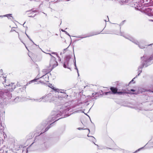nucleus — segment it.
Listing matches in <instances>:
<instances>
[{
  "mask_svg": "<svg viewBox=\"0 0 153 153\" xmlns=\"http://www.w3.org/2000/svg\"><path fill=\"white\" fill-rule=\"evenodd\" d=\"M69 110V109L68 108L63 107H60L59 111H53L51 113V116L49 117L48 121L50 122H52V121H54L51 123L50 125L59 119L65 117V115L67 117L69 115L66 114L67 113H68ZM49 123H50V122Z\"/></svg>",
  "mask_w": 153,
  "mask_h": 153,
  "instance_id": "obj_1",
  "label": "nucleus"
},
{
  "mask_svg": "<svg viewBox=\"0 0 153 153\" xmlns=\"http://www.w3.org/2000/svg\"><path fill=\"white\" fill-rule=\"evenodd\" d=\"M141 59H142L141 64L138 68L139 73L138 76H139L142 72V70L140 69L143 68L144 66L147 67L152 64L151 61L153 60V55H151L149 58L146 56H143L141 57Z\"/></svg>",
  "mask_w": 153,
  "mask_h": 153,
  "instance_id": "obj_2",
  "label": "nucleus"
},
{
  "mask_svg": "<svg viewBox=\"0 0 153 153\" xmlns=\"http://www.w3.org/2000/svg\"><path fill=\"white\" fill-rule=\"evenodd\" d=\"M10 91H6L3 92L2 91H0V108L1 107V104L3 99H10L12 97V94L10 93Z\"/></svg>",
  "mask_w": 153,
  "mask_h": 153,
  "instance_id": "obj_3",
  "label": "nucleus"
},
{
  "mask_svg": "<svg viewBox=\"0 0 153 153\" xmlns=\"http://www.w3.org/2000/svg\"><path fill=\"white\" fill-rule=\"evenodd\" d=\"M120 35L123 36L126 39H128L129 40L134 43L136 45H137L141 49H143L145 48V47L144 45H141V42H139L138 41L132 37L128 36H125L123 35V34L121 32H120Z\"/></svg>",
  "mask_w": 153,
  "mask_h": 153,
  "instance_id": "obj_4",
  "label": "nucleus"
},
{
  "mask_svg": "<svg viewBox=\"0 0 153 153\" xmlns=\"http://www.w3.org/2000/svg\"><path fill=\"white\" fill-rule=\"evenodd\" d=\"M51 57V59L50 61V66L52 67L51 69H52L56 67L58 65V63L56 60V59L54 57L51 55V54L48 53Z\"/></svg>",
  "mask_w": 153,
  "mask_h": 153,
  "instance_id": "obj_5",
  "label": "nucleus"
},
{
  "mask_svg": "<svg viewBox=\"0 0 153 153\" xmlns=\"http://www.w3.org/2000/svg\"><path fill=\"white\" fill-rule=\"evenodd\" d=\"M53 95L51 94H49L43 96L41 97L42 102H47L51 100Z\"/></svg>",
  "mask_w": 153,
  "mask_h": 153,
  "instance_id": "obj_6",
  "label": "nucleus"
},
{
  "mask_svg": "<svg viewBox=\"0 0 153 153\" xmlns=\"http://www.w3.org/2000/svg\"><path fill=\"white\" fill-rule=\"evenodd\" d=\"M5 83L6 79H5L4 81L3 82V84L5 87L6 86L7 87V88H8L9 91H12L13 89L15 88L16 87L15 85H14V83H11L10 84H6Z\"/></svg>",
  "mask_w": 153,
  "mask_h": 153,
  "instance_id": "obj_7",
  "label": "nucleus"
},
{
  "mask_svg": "<svg viewBox=\"0 0 153 153\" xmlns=\"http://www.w3.org/2000/svg\"><path fill=\"white\" fill-rule=\"evenodd\" d=\"M49 146V144L48 142H44L39 146V149L41 151L46 150Z\"/></svg>",
  "mask_w": 153,
  "mask_h": 153,
  "instance_id": "obj_8",
  "label": "nucleus"
},
{
  "mask_svg": "<svg viewBox=\"0 0 153 153\" xmlns=\"http://www.w3.org/2000/svg\"><path fill=\"white\" fill-rule=\"evenodd\" d=\"M111 91H109L108 92H105V95H108L109 94H115L117 93V91L118 90L117 88L114 87H111L110 88Z\"/></svg>",
  "mask_w": 153,
  "mask_h": 153,
  "instance_id": "obj_9",
  "label": "nucleus"
},
{
  "mask_svg": "<svg viewBox=\"0 0 153 153\" xmlns=\"http://www.w3.org/2000/svg\"><path fill=\"white\" fill-rule=\"evenodd\" d=\"M70 58L68 56H67L66 58L65 61L64 62L63 65V67L64 68H67L70 69L69 64V61Z\"/></svg>",
  "mask_w": 153,
  "mask_h": 153,
  "instance_id": "obj_10",
  "label": "nucleus"
},
{
  "mask_svg": "<svg viewBox=\"0 0 153 153\" xmlns=\"http://www.w3.org/2000/svg\"><path fill=\"white\" fill-rule=\"evenodd\" d=\"M52 70V69L51 68L45 69H43L42 71V76H41V77H44L45 75L51 71Z\"/></svg>",
  "mask_w": 153,
  "mask_h": 153,
  "instance_id": "obj_11",
  "label": "nucleus"
},
{
  "mask_svg": "<svg viewBox=\"0 0 153 153\" xmlns=\"http://www.w3.org/2000/svg\"><path fill=\"white\" fill-rule=\"evenodd\" d=\"M143 10H145V13H146L149 16L152 15V10L150 7H146Z\"/></svg>",
  "mask_w": 153,
  "mask_h": 153,
  "instance_id": "obj_12",
  "label": "nucleus"
},
{
  "mask_svg": "<svg viewBox=\"0 0 153 153\" xmlns=\"http://www.w3.org/2000/svg\"><path fill=\"white\" fill-rule=\"evenodd\" d=\"M42 76V73H41H41L39 72V74L37 75V76H36V79H34L33 80H32L30 81L29 82V84H30L33 82H34L36 80H37L39 78H42V77H41V76Z\"/></svg>",
  "mask_w": 153,
  "mask_h": 153,
  "instance_id": "obj_13",
  "label": "nucleus"
},
{
  "mask_svg": "<svg viewBox=\"0 0 153 153\" xmlns=\"http://www.w3.org/2000/svg\"><path fill=\"white\" fill-rule=\"evenodd\" d=\"M120 95L123 94L124 95L126 94H128L129 93L128 92L126 91V89H122V91H117V93Z\"/></svg>",
  "mask_w": 153,
  "mask_h": 153,
  "instance_id": "obj_14",
  "label": "nucleus"
},
{
  "mask_svg": "<svg viewBox=\"0 0 153 153\" xmlns=\"http://www.w3.org/2000/svg\"><path fill=\"white\" fill-rule=\"evenodd\" d=\"M12 15V14H8L2 15V16H1V18H2L4 17H7L9 19H10L11 21H12V20L13 19V18Z\"/></svg>",
  "mask_w": 153,
  "mask_h": 153,
  "instance_id": "obj_15",
  "label": "nucleus"
},
{
  "mask_svg": "<svg viewBox=\"0 0 153 153\" xmlns=\"http://www.w3.org/2000/svg\"><path fill=\"white\" fill-rule=\"evenodd\" d=\"M19 90L18 91V93H20V92H23L25 90V85L23 86H21V87L18 88Z\"/></svg>",
  "mask_w": 153,
  "mask_h": 153,
  "instance_id": "obj_16",
  "label": "nucleus"
},
{
  "mask_svg": "<svg viewBox=\"0 0 153 153\" xmlns=\"http://www.w3.org/2000/svg\"><path fill=\"white\" fill-rule=\"evenodd\" d=\"M100 33H97V32L92 33H91L89 35H88V36H87L85 37H82V38H84L85 37H89L91 36H93L98 34Z\"/></svg>",
  "mask_w": 153,
  "mask_h": 153,
  "instance_id": "obj_17",
  "label": "nucleus"
},
{
  "mask_svg": "<svg viewBox=\"0 0 153 153\" xmlns=\"http://www.w3.org/2000/svg\"><path fill=\"white\" fill-rule=\"evenodd\" d=\"M32 101H35L37 102H42L41 97L40 98L33 99H31Z\"/></svg>",
  "mask_w": 153,
  "mask_h": 153,
  "instance_id": "obj_18",
  "label": "nucleus"
},
{
  "mask_svg": "<svg viewBox=\"0 0 153 153\" xmlns=\"http://www.w3.org/2000/svg\"><path fill=\"white\" fill-rule=\"evenodd\" d=\"M50 128V127L49 126H48L45 129V130L44 131H42L41 132V133H40V134H39V133L38 134H35L36 135V136H39V135L41 134H42V133H44L45 132L47 131L48 130V129Z\"/></svg>",
  "mask_w": 153,
  "mask_h": 153,
  "instance_id": "obj_19",
  "label": "nucleus"
},
{
  "mask_svg": "<svg viewBox=\"0 0 153 153\" xmlns=\"http://www.w3.org/2000/svg\"><path fill=\"white\" fill-rule=\"evenodd\" d=\"M134 108L136 110L138 111H140L142 110V108L141 107L140 105H138L137 106H135L134 107Z\"/></svg>",
  "mask_w": 153,
  "mask_h": 153,
  "instance_id": "obj_20",
  "label": "nucleus"
},
{
  "mask_svg": "<svg viewBox=\"0 0 153 153\" xmlns=\"http://www.w3.org/2000/svg\"><path fill=\"white\" fill-rule=\"evenodd\" d=\"M3 130L2 126V124L1 122L0 121V133H1Z\"/></svg>",
  "mask_w": 153,
  "mask_h": 153,
  "instance_id": "obj_21",
  "label": "nucleus"
},
{
  "mask_svg": "<svg viewBox=\"0 0 153 153\" xmlns=\"http://www.w3.org/2000/svg\"><path fill=\"white\" fill-rule=\"evenodd\" d=\"M25 34L26 35V36H27V37L29 39V40L30 41H31L34 45H36V46H37V45H36V44H35L34 43V42L32 41V40L30 39V37L28 36V35L26 33H25Z\"/></svg>",
  "mask_w": 153,
  "mask_h": 153,
  "instance_id": "obj_22",
  "label": "nucleus"
},
{
  "mask_svg": "<svg viewBox=\"0 0 153 153\" xmlns=\"http://www.w3.org/2000/svg\"><path fill=\"white\" fill-rule=\"evenodd\" d=\"M74 59H75V61L74 62V65L75 66V69H76L77 70V73H78V70L76 66V61H75V56H74Z\"/></svg>",
  "mask_w": 153,
  "mask_h": 153,
  "instance_id": "obj_23",
  "label": "nucleus"
},
{
  "mask_svg": "<svg viewBox=\"0 0 153 153\" xmlns=\"http://www.w3.org/2000/svg\"><path fill=\"white\" fill-rule=\"evenodd\" d=\"M51 54L56 55L58 58H60L59 56H58V55L57 53H56L53 52L51 53Z\"/></svg>",
  "mask_w": 153,
  "mask_h": 153,
  "instance_id": "obj_24",
  "label": "nucleus"
},
{
  "mask_svg": "<svg viewBox=\"0 0 153 153\" xmlns=\"http://www.w3.org/2000/svg\"><path fill=\"white\" fill-rule=\"evenodd\" d=\"M16 85L17 87H18L19 88L21 87V86H22V85H21V83H20L19 82H17Z\"/></svg>",
  "mask_w": 153,
  "mask_h": 153,
  "instance_id": "obj_25",
  "label": "nucleus"
},
{
  "mask_svg": "<svg viewBox=\"0 0 153 153\" xmlns=\"http://www.w3.org/2000/svg\"><path fill=\"white\" fill-rule=\"evenodd\" d=\"M144 147H142V148H140L138 150H136L134 152V153H136L138 151H140L141 149H143L144 148Z\"/></svg>",
  "mask_w": 153,
  "mask_h": 153,
  "instance_id": "obj_26",
  "label": "nucleus"
},
{
  "mask_svg": "<svg viewBox=\"0 0 153 153\" xmlns=\"http://www.w3.org/2000/svg\"><path fill=\"white\" fill-rule=\"evenodd\" d=\"M67 48H66L64 49V50H63V52H61L60 54H62V53H65V52L66 51Z\"/></svg>",
  "mask_w": 153,
  "mask_h": 153,
  "instance_id": "obj_27",
  "label": "nucleus"
},
{
  "mask_svg": "<svg viewBox=\"0 0 153 153\" xmlns=\"http://www.w3.org/2000/svg\"><path fill=\"white\" fill-rule=\"evenodd\" d=\"M63 96L64 97L67 98L68 96V95L67 94H66L65 93L63 94Z\"/></svg>",
  "mask_w": 153,
  "mask_h": 153,
  "instance_id": "obj_28",
  "label": "nucleus"
},
{
  "mask_svg": "<svg viewBox=\"0 0 153 153\" xmlns=\"http://www.w3.org/2000/svg\"><path fill=\"white\" fill-rule=\"evenodd\" d=\"M60 90V93L64 94L65 93V92L66 91V90Z\"/></svg>",
  "mask_w": 153,
  "mask_h": 153,
  "instance_id": "obj_29",
  "label": "nucleus"
},
{
  "mask_svg": "<svg viewBox=\"0 0 153 153\" xmlns=\"http://www.w3.org/2000/svg\"><path fill=\"white\" fill-rule=\"evenodd\" d=\"M88 137H91L92 138V140L93 141H94V140L95 139V138L94 137H93V136H89V135H88Z\"/></svg>",
  "mask_w": 153,
  "mask_h": 153,
  "instance_id": "obj_30",
  "label": "nucleus"
},
{
  "mask_svg": "<svg viewBox=\"0 0 153 153\" xmlns=\"http://www.w3.org/2000/svg\"><path fill=\"white\" fill-rule=\"evenodd\" d=\"M65 33L67 35H68V36H69L70 37L71 36L70 35H69V34L67 32H66V31H65Z\"/></svg>",
  "mask_w": 153,
  "mask_h": 153,
  "instance_id": "obj_31",
  "label": "nucleus"
},
{
  "mask_svg": "<svg viewBox=\"0 0 153 153\" xmlns=\"http://www.w3.org/2000/svg\"><path fill=\"white\" fill-rule=\"evenodd\" d=\"M79 130H81L82 129H83V128H78Z\"/></svg>",
  "mask_w": 153,
  "mask_h": 153,
  "instance_id": "obj_32",
  "label": "nucleus"
},
{
  "mask_svg": "<svg viewBox=\"0 0 153 153\" xmlns=\"http://www.w3.org/2000/svg\"><path fill=\"white\" fill-rule=\"evenodd\" d=\"M2 71H3L2 69L0 70V74L1 75H2Z\"/></svg>",
  "mask_w": 153,
  "mask_h": 153,
  "instance_id": "obj_33",
  "label": "nucleus"
},
{
  "mask_svg": "<svg viewBox=\"0 0 153 153\" xmlns=\"http://www.w3.org/2000/svg\"><path fill=\"white\" fill-rule=\"evenodd\" d=\"M20 40H21V41L25 45V47L28 50V49L27 48V47L25 45V44L23 43L22 42V40H21L20 39Z\"/></svg>",
  "mask_w": 153,
  "mask_h": 153,
  "instance_id": "obj_34",
  "label": "nucleus"
},
{
  "mask_svg": "<svg viewBox=\"0 0 153 153\" xmlns=\"http://www.w3.org/2000/svg\"><path fill=\"white\" fill-rule=\"evenodd\" d=\"M138 76V75H137V76H136V77H135L134 78H133V79H132V80H131V81L130 82H131L132 81H133V79H134L135 78H136V77H137Z\"/></svg>",
  "mask_w": 153,
  "mask_h": 153,
  "instance_id": "obj_35",
  "label": "nucleus"
},
{
  "mask_svg": "<svg viewBox=\"0 0 153 153\" xmlns=\"http://www.w3.org/2000/svg\"><path fill=\"white\" fill-rule=\"evenodd\" d=\"M130 91L132 92H134L135 91V90L133 89H131Z\"/></svg>",
  "mask_w": 153,
  "mask_h": 153,
  "instance_id": "obj_36",
  "label": "nucleus"
},
{
  "mask_svg": "<svg viewBox=\"0 0 153 153\" xmlns=\"http://www.w3.org/2000/svg\"><path fill=\"white\" fill-rule=\"evenodd\" d=\"M36 15V14H35L34 16H29V17H34V16Z\"/></svg>",
  "mask_w": 153,
  "mask_h": 153,
  "instance_id": "obj_37",
  "label": "nucleus"
},
{
  "mask_svg": "<svg viewBox=\"0 0 153 153\" xmlns=\"http://www.w3.org/2000/svg\"><path fill=\"white\" fill-rule=\"evenodd\" d=\"M33 12L34 13H36V12H37V10H33Z\"/></svg>",
  "mask_w": 153,
  "mask_h": 153,
  "instance_id": "obj_38",
  "label": "nucleus"
},
{
  "mask_svg": "<svg viewBox=\"0 0 153 153\" xmlns=\"http://www.w3.org/2000/svg\"><path fill=\"white\" fill-rule=\"evenodd\" d=\"M61 30H62V31L63 32H65V30H63V29H62Z\"/></svg>",
  "mask_w": 153,
  "mask_h": 153,
  "instance_id": "obj_39",
  "label": "nucleus"
},
{
  "mask_svg": "<svg viewBox=\"0 0 153 153\" xmlns=\"http://www.w3.org/2000/svg\"><path fill=\"white\" fill-rule=\"evenodd\" d=\"M93 143H94L95 145H97V147H98V145H97L96 144H95V143L94 142H93Z\"/></svg>",
  "mask_w": 153,
  "mask_h": 153,
  "instance_id": "obj_40",
  "label": "nucleus"
},
{
  "mask_svg": "<svg viewBox=\"0 0 153 153\" xmlns=\"http://www.w3.org/2000/svg\"><path fill=\"white\" fill-rule=\"evenodd\" d=\"M47 123H45V125H43V126H46L47 125Z\"/></svg>",
  "mask_w": 153,
  "mask_h": 153,
  "instance_id": "obj_41",
  "label": "nucleus"
},
{
  "mask_svg": "<svg viewBox=\"0 0 153 153\" xmlns=\"http://www.w3.org/2000/svg\"><path fill=\"white\" fill-rule=\"evenodd\" d=\"M6 84H10L9 83H7L6 82V83H5Z\"/></svg>",
  "mask_w": 153,
  "mask_h": 153,
  "instance_id": "obj_42",
  "label": "nucleus"
},
{
  "mask_svg": "<svg viewBox=\"0 0 153 153\" xmlns=\"http://www.w3.org/2000/svg\"><path fill=\"white\" fill-rule=\"evenodd\" d=\"M17 98H18V97H17L16 98H15V99H14V100H16L17 99Z\"/></svg>",
  "mask_w": 153,
  "mask_h": 153,
  "instance_id": "obj_43",
  "label": "nucleus"
},
{
  "mask_svg": "<svg viewBox=\"0 0 153 153\" xmlns=\"http://www.w3.org/2000/svg\"><path fill=\"white\" fill-rule=\"evenodd\" d=\"M150 143L149 142H148V143H147L145 146L146 145H147V144H149Z\"/></svg>",
  "mask_w": 153,
  "mask_h": 153,
  "instance_id": "obj_44",
  "label": "nucleus"
},
{
  "mask_svg": "<svg viewBox=\"0 0 153 153\" xmlns=\"http://www.w3.org/2000/svg\"><path fill=\"white\" fill-rule=\"evenodd\" d=\"M2 77L3 78V79H4V78H6V77H4V76H2Z\"/></svg>",
  "mask_w": 153,
  "mask_h": 153,
  "instance_id": "obj_45",
  "label": "nucleus"
},
{
  "mask_svg": "<svg viewBox=\"0 0 153 153\" xmlns=\"http://www.w3.org/2000/svg\"><path fill=\"white\" fill-rule=\"evenodd\" d=\"M108 149H112L111 148H107Z\"/></svg>",
  "mask_w": 153,
  "mask_h": 153,
  "instance_id": "obj_46",
  "label": "nucleus"
},
{
  "mask_svg": "<svg viewBox=\"0 0 153 153\" xmlns=\"http://www.w3.org/2000/svg\"><path fill=\"white\" fill-rule=\"evenodd\" d=\"M152 45V44H150V45H148V46H150V45Z\"/></svg>",
  "mask_w": 153,
  "mask_h": 153,
  "instance_id": "obj_47",
  "label": "nucleus"
},
{
  "mask_svg": "<svg viewBox=\"0 0 153 153\" xmlns=\"http://www.w3.org/2000/svg\"><path fill=\"white\" fill-rule=\"evenodd\" d=\"M88 129V130L89 132H90V130L89 129Z\"/></svg>",
  "mask_w": 153,
  "mask_h": 153,
  "instance_id": "obj_48",
  "label": "nucleus"
},
{
  "mask_svg": "<svg viewBox=\"0 0 153 153\" xmlns=\"http://www.w3.org/2000/svg\"><path fill=\"white\" fill-rule=\"evenodd\" d=\"M78 73V76H79V72H78V73Z\"/></svg>",
  "mask_w": 153,
  "mask_h": 153,
  "instance_id": "obj_49",
  "label": "nucleus"
},
{
  "mask_svg": "<svg viewBox=\"0 0 153 153\" xmlns=\"http://www.w3.org/2000/svg\"><path fill=\"white\" fill-rule=\"evenodd\" d=\"M151 21H152V22H153V20H151Z\"/></svg>",
  "mask_w": 153,
  "mask_h": 153,
  "instance_id": "obj_50",
  "label": "nucleus"
},
{
  "mask_svg": "<svg viewBox=\"0 0 153 153\" xmlns=\"http://www.w3.org/2000/svg\"><path fill=\"white\" fill-rule=\"evenodd\" d=\"M1 16H2H2H0V17L1 18Z\"/></svg>",
  "mask_w": 153,
  "mask_h": 153,
  "instance_id": "obj_51",
  "label": "nucleus"
},
{
  "mask_svg": "<svg viewBox=\"0 0 153 153\" xmlns=\"http://www.w3.org/2000/svg\"><path fill=\"white\" fill-rule=\"evenodd\" d=\"M104 21H105V22H106V21L105 20H104Z\"/></svg>",
  "mask_w": 153,
  "mask_h": 153,
  "instance_id": "obj_52",
  "label": "nucleus"
},
{
  "mask_svg": "<svg viewBox=\"0 0 153 153\" xmlns=\"http://www.w3.org/2000/svg\"><path fill=\"white\" fill-rule=\"evenodd\" d=\"M34 144V143H33L31 145H32V144Z\"/></svg>",
  "mask_w": 153,
  "mask_h": 153,
  "instance_id": "obj_53",
  "label": "nucleus"
},
{
  "mask_svg": "<svg viewBox=\"0 0 153 153\" xmlns=\"http://www.w3.org/2000/svg\"><path fill=\"white\" fill-rule=\"evenodd\" d=\"M151 63H152H152H153V61L152 62H151Z\"/></svg>",
  "mask_w": 153,
  "mask_h": 153,
  "instance_id": "obj_54",
  "label": "nucleus"
},
{
  "mask_svg": "<svg viewBox=\"0 0 153 153\" xmlns=\"http://www.w3.org/2000/svg\"><path fill=\"white\" fill-rule=\"evenodd\" d=\"M45 15H46V16H47V14H46Z\"/></svg>",
  "mask_w": 153,
  "mask_h": 153,
  "instance_id": "obj_55",
  "label": "nucleus"
},
{
  "mask_svg": "<svg viewBox=\"0 0 153 153\" xmlns=\"http://www.w3.org/2000/svg\"><path fill=\"white\" fill-rule=\"evenodd\" d=\"M132 94H135V93H132Z\"/></svg>",
  "mask_w": 153,
  "mask_h": 153,
  "instance_id": "obj_56",
  "label": "nucleus"
}]
</instances>
